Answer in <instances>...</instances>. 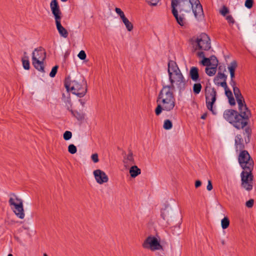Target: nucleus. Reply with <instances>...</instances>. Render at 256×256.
Segmentation results:
<instances>
[{"mask_svg": "<svg viewBox=\"0 0 256 256\" xmlns=\"http://www.w3.org/2000/svg\"><path fill=\"white\" fill-rule=\"evenodd\" d=\"M238 162L240 165L244 170L241 173L242 186L246 190L250 191L252 189V181L254 176L252 171L254 168V160L248 152L246 150L240 151Z\"/></svg>", "mask_w": 256, "mask_h": 256, "instance_id": "1", "label": "nucleus"}, {"mask_svg": "<svg viewBox=\"0 0 256 256\" xmlns=\"http://www.w3.org/2000/svg\"><path fill=\"white\" fill-rule=\"evenodd\" d=\"M64 86L68 92H72V94L79 98L83 97L87 92L86 81L80 73L66 76L64 80Z\"/></svg>", "mask_w": 256, "mask_h": 256, "instance_id": "2", "label": "nucleus"}, {"mask_svg": "<svg viewBox=\"0 0 256 256\" xmlns=\"http://www.w3.org/2000/svg\"><path fill=\"white\" fill-rule=\"evenodd\" d=\"M157 106L154 110L156 116L160 114L162 110L170 111L176 105V99L173 91L162 88L156 100Z\"/></svg>", "mask_w": 256, "mask_h": 256, "instance_id": "3", "label": "nucleus"}, {"mask_svg": "<svg viewBox=\"0 0 256 256\" xmlns=\"http://www.w3.org/2000/svg\"><path fill=\"white\" fill-rule=\"evenodd\" d=\"M224 118L238 130L242 129L248 124L250 118L248 114L240 113L232 109L226 110L223 114Z\"/></svg>", "mask_w": 256, "mask_h": 256, "instance_id": "4", "label": "nucleus"}, {"mask_svg": "<svg viewBox=\"0 0 256 256\" xmlns=\"http://www.w3.org/2000/svg\"><path fill=\"white\" fill-rule=\"evenodd\" d=\"M172 13L177 23L180 26L184 24L185 16L191 12L188 0H172Z\"/></svg>", "mask_w": 256, "mask_h": 256, "instance_id": "5", "label": "nucleus"}, {"mask_svg": "<svg viewBox=\"0 0 256 256\" xmlns=\"http://www.w3.org/2000/svg\"><path fill=\"white\" fill-rule=\"evenodd\" d=\"M160 216L164 220H166L168 224L169 222L172 224H175V227L178 226L180 228L182 222V216L180 212L176 210V208L170 204L166 205L164 208L161 210Z\"/></svg>", "mask_w": 256, "mask_h": 256, "instance_id": "6", "label": "nucleus"}, {"mask_svg": "<svg viewBox=\"0 0 256 256\" xmlns=\"http://www.w3.org/2000/svg\"><path fill=\"white\" fill-rule=\"evenodd\" d=\"M50 7L52 12L54 18L56 28L59 34L61 36L64 38H67L68 35V32L61 24L62 13L60 11L58 0H52L50 3Z\"/></svg>", "mask_w": 256, "mask_h": 256, "instance_id": "7", "label": "nucleus"}, {"mask_svg": "<svg viewBox=\"0 0 256 256\" xmlns=\"http://www.w3.org/2000/svg\"><path fill=\"white\" fill-rule=\"evenodd\" d=\"M189 42L193 45L195 50L208 51L211 48L210 38L206 33H202L197 38L193 36Z\"/></svg>", "mask_w": 256, "mask_h": 256, "instance_id": "8", "label": "nucleus"}, {"mask_svg": "<svg viewBox=\"0 0 256 256\" xmlns=\"http://www.w3.org/2000/svg\"><path fill=\"white\" fill-rule=\"evenodd\" d=\"M10 195L12 196L13 198H10L8 200L10 205L12 206L16 215L20 218L23 219L24 217V212L22 200L18 198L14 194H11Z\"/></svg>", "mask_w": 256, "mask_h": 256, "instance_id": "9", "label": "nucleus"}, {"mask_svg": "<svg viewBox=\"0 0 256 256\" xmlns=\"http://www.w3.org/2000/svg\"><path fill=\"white\" fill-rule=\"evenodd\" d=\"M206 104L207 108L214 115H216V112L214 110L213 106L217 98V92L213 88L212 89L204 90Z\"/></svg>", "mask_w": 256, "mask_h": 256, "instance_id": "10", "label": "nucleus"}, {"mask_svg": "<svg viewBox=\"0 0 256 256\" xmlns=\"http://www.w3.org/2000/svg\"><path fill=\"white\" fill-rule=\"evenodd\" d=\"M142 247L144 248L150 249L152 251L156 250H162L163 247L158 240L156 236H150L144 240Z\"/></svg>", "mask_w": 256, "mask_h": 256, "instance_id": "11", "label": "nucleus"}, {"mask_svg": "<svg viewBox=\"0 0 256 256\" xmlns=\"http://www.w3.org/2000/svg\"><path fill=\"white\" fill-rule=\"evenodd\" d=\"M94 176L96 182L100 184H103L107 182L108 180V178L106 174L100 169L96 170L93 172Z\"/></svg>", "mask_w": 256, "mask_h": 256, "instance_id": "12", "label": "nucleus"}, {"mask_svg": "<svg viewBox=\"0 0 256 256\" xmlns=\"http://www.w3.org/2000/svg\"><path fill=\"white\" fill-rule=\"evenodd\" d=\"M194 13V17L198 20H202L204 18L202 5L200 4H196L195 7L193 6L191 9Z\"/></svg>", "mask_w": 256, "mask_h": 256, "instance_id": "13", "label": "nucleus"}, {"mask_svg": "<svg viewBox=\"0 0 256 256\" xmlns=\"http://www.w3.org/2000/svg\"><path fill=\"white\" fill-rule=\"evenodd\" d=\"M238 106V110L240 113H246L248 116L251 117L252 114L250 110L246 104L244 98L236 99Z\"/></svg>", "mask_w": 256, "mask_h": 256, "instance_id": "14", "label": "nucleus"}, {"mask_svg": "<svg viewBox=\"0 0 256 256\" xmlns=\"http://www.w3.org/2000/svg\"><path fill=\"white\" fill-rule=\"evenodd\" d=\"M190 78L194 82H200V78L199 74V69L196 66L190 68L189 72Z\"/></svg>", "mask_w": 256, "mask_h": 256, "instance_id": "15", "label": "nucleus"}, {"mask_svg": "<svg viewBox=\"0 0 256 256\" xmlns=\"http://www.w3.org/2000/svg\"><path fill=\"white\" fill-rule=\"evenodd\" d=\"M34 56L37 60H44L46 58V52L44 49L40 46L34 49L32 53V56Z\"/></svg>", "mask_w": 256, "mask_h": 256, "instance_id": "16", "label": "nucleus"}, {"mask_svg": "<svg viewBox=\"0 0 256 256\" xmlns=\"http://www.w3.org/2000/svg\"><path fill=\"white\" fill-rule=\"evenodd\" d=\"M168 74H169V72H174L176 76H178L180 74H182L176 62L172 60L168 61Z\"/></svg>", "mask_w": 256, "mask_h": 256, "instance_id": "17", "label": "nucleus"}, {"mask_svg": "<svg viewBox=\"0 0 256 256\" xmlns=\"http://www.w3.org/2000/svg\"><path fill=\"white\" fill-rule=\"evenodd\" d=\"M176 85L180 92L184 91L186 86L187 81L184 79L182 74H179L176 78Z\"/></svg>", "mask_w": 256, "mask_h": 256, "instance_id": "18", "label": "nucleus"}, {"mask_svg": "<svg viewBox=\"0 0 256 256\" xmlns=\"http://www.w3.org/2000/svg\"><path fill=\"white\" fill-rule=\"evenodd\" d=\"M32 64L36 69L41 72H44V60H37L33 56H32Z\"/></svg>", "mask_w": 256, "mask_h": 256, "instance_id": "19", "label": "nucleus"}, {"mask_svg": "<svg viewBox=\"0 0 256 256\" xmlns=\"http://www.w3.org/2000/svg\"><path fill=\"white\" fill-rule=\"evenodd\" d=\"M235 146L236 151L244 150V140L240 134H238L235 138Z\"/></svg>", "mask_w": 256, "mask_h": 256, "instance_id": "20", "label": "nucleus"}, {"mask_svg": "<svg viewBox=\"0 0 256 256\" xmlns=\"http://www.w3.org/2000/svg\"><path fill=\"white\" fill-rule=\"evenodd\" d=\"M123 162L126 167L130 165L135 164L136 162L133 157V153L131 150H128V154L126 157L124 156Z\"/></svg>", "mask_w": 256, "mask_h": 256, "instance_id": "21", "label": "nucleus"}, {"mask_svg": "<svg viewBox=\"0 0 256 256\" xmlns=\"http://www.w3.org/2000/svg\"><path fill=\"white\" fill-rule=\"evenodd\" d=\"M129 172L132 178H135L140 174L141 170L136 166L134 164V166H132L130 168Z\"/></svg>", "mask_w": 256, "mask_h": 256, "instance_id": "22", "label": "nucleus"}, {"mask_svg": "<svg viewBox=\"0 0 256 256\" xmlns=\"http://www.w3.org/2000/svg\"><path fill=\"white\" fill-rule=\"evenodd\" d=\"M68 110L78 121H82L84 119V113L77 110H73L72 109L68 108Z\"/></svg>", "mask_w": 256, "mask_h": 256, "instance_id": "23", "label": "nucleus"}, {"mask_svg": "<svg viewBox=\"0 0 256 256\" xmlns=\"http://www.w3.org/2000/svg\"><path fill=\"white\" fill-rule=\"evenodd\" d=\"M172 72H169L168 76H169V80L170 82V85H163L162 88H165L166 89L170 90L173 91L174 88V83L175 82L174 80L172 78Z\"/></svg>", "mask_w": 256, "mask_h": 256, "instance_id": "24", "label": "nucleus"}, {"mask_svg": "<svg viewBox=\"0 0 256 256\" xmlns=\"http://www.w3.org/2000/svg\"><path fill=\"white\" fill-rule=\"evenodd\" d=\"M217 66H212L211 67H206L205 68L206 73L210 76H214L216 72Z\"/></svg>", "mask_w": 256, "mask_h": 256, "instance_id": "25", "label": "nucleus"}, {"mask_svg": "<svg viewBox=\"0 0 256 256\" xmlns=\"http://www.w3.org/2000/svg\"><path fill=\"white\" fill-rule=\"evenodd\" d=\"M202 89V86L200 82H196L192 87L193 92L196 95L200 94Z\"/></svg>", "mask_w": 256, "mask_h": 256, "instance_id": "26", "label": "nucleus"}, {"mask_svg": "<svg viewBox=\"0 0 256 256\" xmlns=\"http://www.w3.org/2000/svg\"><path fill=\"white\" fill-rule=\"evenodd\" d=\"M252 132V129L250 127L248 126L245 128L244 134H246L247 137L246 138H245V142L246 144H248L250 142Z\"/></svg>", "mask_w": 256, "mask_h": 256, "instance_id": "27", "label": "nucleus"}, {"mask_svg": "<svg viewBox=\"0 0 256 256\" xmlns=\"http://www.w3.org/2000/svg\"><path fill=\"white\" fill-rule=\"evenodd\" d=\"M122 21L128 32H131L133 30V24L126 18L122 20Z\"/></svg>", "mask_w": 256, "mask_h": 256, "instance_id": "28", "label": "nucleus"}, {"mask_svg": "<svg viewBox=\"0 0 256 256\" xmlns=\"http://www.w3.org/2000/svg\"><path fill=\"white\" fill-rule=\"evenodd\" d=\"M238 66L237 62L235 60L232 61L230 65L228 66V68L230 72V74H232V72H235Z\"/></svg>", "mask_w": 256, "mask_h": 256, "instance_id": "29", "label": "nucleus"}, {"mask_svg": "<svg viewBox=\"0 0 256 256\" xmlns=\"http://www.w3.org/2000/svg\"><path fill=\"white\" fill-rule=\"evenodd\" d=\"M230 226V220L228 217L225 216L221 220V226L223 229L227 228Z\"/></svg>", "mask_w": 256, "mask_h": 256, "instance_id": "30", "label": "nucleus"}, {"mask_svg": "<svg viewBox=\"0 0 256 256\" xmlns=\"http://www.w3.org/2000/svg\"><path fill=\"white\" fill-rule=\"evenodd\" d=\"M172 127V123L170 120H166L164 121L163 128L166 130H169Z\"/></svg>", "mask_w": 256, "mask_h": 256, "instance_id": "31", "label": "nucleus"}, {"mask_svg": "<svg viewBox=\"0 0 256 256\" xmlns=\"http://www.w3.org/2000/svg\"><path fill=\"white\" fill-rule=\"evenodd\" d=\"M24 58L26 59H22L23 68L26 70H29L30 69V61L26 58Z\"/></svg>", "mask_w": 256, "mask_h": 256, "instance_id": "32", "label": "nucleus"}, {"mask_svg": "<svg viewBox=\"0 0 256 256\" xmlns=\"http://www.w3.org/2000/svg\"><path fill=\"white\" fill-rule=\"evenodd\" d=\"M200 64L204 66H206V67H209L212 65V63L210 62V58H207L206 57L201 60Z\"/></svg>", "mask_w": 256, "mask_h": 256, "instance_id": "33", "label": "nucleus"}, {"mask_svg": "<svg viewBox=\"0 0 256 256\" xmlns=\"http://www.w3.org/2000/svg\"><path fill=\"white\" fill-rule=\"evenodd\" d=\"M229 12V9L226 6H223L220 10V13L224 16H226Z\"/></svg>", "mask_w": 256, "mask_h": 256, "instance_id": "34", "label": "nucleus"}, {"mask_svg": "<svg viewBox=\"0 0 256 256\" xmlns=\"http://www.w3.org/2000/svg\"><path fill=\"white\" fill-rule=\"evenodd\" d=\"M68 152L71 154H74L77 152V148L74 144H70L68 146Z\"/></svg>", "mask_w": 256, "mask_h": 256, "instance_id": "35", "label": "nucleus"}, {"mask_svg": "<svg viewBox=\"0 0 256 256\" xmlns=\"http://www.w3.org/2000/svg\"><path fill=\"white\" fill-rule=\"evenodd\" d=\"M58 68V66L56 65L52 67L51 72L50 73V76L51 78H54L55 77Z\"/></svg>", "mask_w": 256, "mask_h": 256, "instance_id": "36", "label": "nucleus"}, {"mask_svg": "<svg viewBox=\"0 0 256 256\" xmlns=\"http://www.w3.org/2000/svg\"><path fill=\"white\" fill-rule=\"evenodd\" d=\"M224 76V72H218L216 76L214 78V82L216 83L219 80H222V77Z\"/></svg>", "mask_w": 256, "mask_h": 256, "instance_id": "37", "label": "nucleus"}, {"mask_svg": "<svg viewBox=\"0 0 256 256\" xmlns=\"http://www.w3.org/2000/svg\"><path fill=\"white\" fill-rule=\"evenodd\" d=\"M115 12L120 16V18H121L122 20L126 18L124 12L120 8H116Z\"/></svg>", "mask_w": 256, "mask_h": 256, "instance_id": "38", "label": "nucleus"}, {"mask_svg": "<svg viewBox=\"0 0 256 256\" xmlns=\"http://www.w3.org/2000/svg\"><path fill=\"white\" fill-rule=\"evenodd\" d=\"M210 62L212 63V66H218V60L216 57L214 55H212L210 58Z\"/></svg>", "mask_w": 256, "mask_h": 256, "instance_id": "39", "label": "nucleus"}, {"mask_svg": "<svg viewBox=\"0 0 256 256\" xmlns=\"http://www.w3.org/2000/svg\"><path fill=\"white\" fill-rule=\"evenodd\" d=\"M72 133L70 131L66 130V131L63 135L64 139L65 140H68L72 138Z\"/></svg>", "mask_w": 256, "mask_h": 256, "instance_id": "40", "label": "nucleus"}, {"mask_svg": "<svg viewBox=\"0 0 256 256\" xmlns=\"http://www.w3.org/2000/svg\"><path fill=\"white\" fill-rule=\"evenodd\" d=\"M234 90V95L235 96V98H236V99H237V98H244V96H242V93L240 92V90L239 89H235L234 90Z\"/></svg>", "mask_w": 256, "mask_h": 256, "instance_id": "41", "label": "nucleus"}, {"mask_svg": "<svg viewBox=\"0 0 256 256\" xmlns=\"http://www.w3.org/2000/svg\"><path fill=\"white\" fill-rule=\"evenodd\" d=\"M214 84L218 86H220L224 88V90L228 88L226 82V81H222L221 82H218Z\"/></svg>", "mask_w": 256, "mask_h": 256, "instance_id": "42", "label": "nucleus"}, {"mask_svg": "<svg viewBox=\"0 0 256 256\" xmlns=\"http://www.w3.org/2000/svg\"><path fill=\"white\" fill-rule=\"evenodd\" d=\"M254 4V0H246L245 2V6L248 8H251Z\"/></svg>", "mask_w": 256, "mask_h": 256, "instance_id": "43", "label": "nucleus"}, {"mask_svg": "<svg viewBox=\"0 0 256 256\" xmlns=\"http://www.w3.org/2000/svg\"><path fill=\"white\" fill-rule=\"evenodd\" d=\"M78 57L81 60H84L86 58V55L84 50H80L78 55Z\"/></svg>", "mask_w": 256, "mask_h": 256, "instance_id": "44", "label": "nucleus"}, {"mask_svg": "<svg viewBox=\"0 0 256 256\" xmlns=\"http://www.w3.org/2000/svg\"><path fill=\"white\" fill-rule=\"evenodd\" d=\"M188 4H190V8H191L194 6V5H196V4H200V2L199 0H188Z\"/></svg>", "mask_w": 256, "mask_h": 256, "instance_id": "45", "label": "nucleus"}, {"mask_svg": "<svg viewBox=\"0 0 256 256\" xmlns=\"http://www.w3.org/2000/svg\"><path fill=\"white\" fill-rule=\"evenodd\" d=\"M91 158L94 163H97L99 161L98 156L97 153L92 154L91 156Z\"/></svg>", "mask_w": 256, "mask_h": 256, "instance_id": "46", "label": "nucleus"}, {"mask_svg": "<svg viewBox=\"0 0 256 256\" xmlns=\"http://www.w3.org/2000/svg\"><path fill=\"white\" fill-rule=\"evenodd\" d=\"M254 204V200L253 199H250L246 202V206L248 208H251L253 206Z\"/></svg>", "mask_w": 256, "mask_h": 256, "instance_id": "47", "label": "nucleus"}, {"mask_svg": "<svg viewBox=\"0 0 256 256\" xmlns=\"http://www.w3.org/2000/svg\"><path fill=\"white\" fill-rule=\"evenodd\" d=\"M230 84L232 87L233 91L235 90H234L235 89H236V90L239 89V88L236 86V82L235 80H230Z\"/></svg>", "mask_w": 256, "mask_h": 256, "instance_id": "48", "label": "nucleus"}, {"mask_svg": "<svg viewBox=\"0 0 256 256\" xmlns=\"http://www.w3.org/2000/svg\"><path fill=\"white\" fill-rule=\"evenodd\" d=\"M226 16V19L227 20L228 22L230 24H233L235 22V21H234V18H232V16L231 15H228V16Z\"/></svg>", "mask_w": 256, "mask_h": 256, "instance_id": "49", "label": "nucleus"}, {"mask_svg": "<svg viewBox=\"0 0 256 256\" xmlns=\"http://www.w3.org/2000/svg\"><path fill=\"white\" fill-rule=\"evenodd\" d=\"M228 103L231 106L236 105V101L233 96L228 98Z\"/></svg>", "mask_w": 256, "mask_h": 256, "instance_id": "50", "label": "nucleus"}, {"mask_svg": "<svg viewBox=\"0 0 256 256\" xmlns=\"http://www.w3.org/2000/svg\"><path fill=\"white\" fill-rule=\"evenodd\" d=\"M159 0H146L147 3L152 6H156L157 5Z\"/></svg>", "mask_w": 256, "mask_h": 256, "instance_id": "51", "label": "nucleus"}, {"mask_svg": "<svg viewBox=\"0 0 256 256\" xmlns=\"http://www.w3.org/2000/svg\"><path fill=\"white\" fill-rule=\"evenodd\" d=\"M224 92L225 95L227 96V98L233 96L232 93L229 88L224 90Z\"/></svg>", "mask_w": 256, "mask_h": 256, "instance_id": "52", "label": "nucleus"}, {"mask_svg": "<svg viewBox=\"0 0 256 256\" xmlns=\"http://www.w3.org/2000/svg\"><path fill=\"white\" fill-rule=\"evenodd\" d=\"M213 88L212 87L211 84L210 82V80H208L206 82V86L204 87V90H210L211 89H212Z\"/></svg>", "mask_w": 256, "mask_h": 256, "instance_id": "53", "label": "nucleus"}, {"mask_svg": "<svg viewBox=\"0 0 256 256\" xmlns=\"http://www.w3.org/2000/svg\"><path fill=\"white\" fill-rule=\"evenodd\" d=\"M206 188H207L208 190V191L212 190L213 188L212 182L210 180H208V185L206 186Z\"/></svg>", "mask_w": 256, "mask_h": 256, "instance_id": "54", "label": "nucleus"}, {"mask_svg": "<svg viewBox=\"0 0 256 256\" xmlns=\"http://www.w3.org/2000/svg\"><path fill=\"white\" fill-rule=\"evenodd\" d=\"M196 56L199 58H202V59L205 58L204 53L202 51L198 52Z\"/></svg>", "mask_w": 256, "mask_h": 256, "instance_id": "55", "label": "nucleus"}, {"mask_svg": "<svg viewBox=\"0 0 256 256\" xmlns=\"http://www.w3.org/2000/svg\"><path fill=\"white\" fill-rule=\"evenodd\" d=\"M202 182L200 180H196L195 182L194 186L196 188H198L200 187L202 185Z\"/></svg>", "mask_w": 256, "mask_h": 256, "instance_id": "56", "label": "nucleus"}, {"mask_svg": "<svg viewBox=\"0 0 256 256\" xmlns=\"http://www.w3.org/2000/svg\"><path fill=\"white\" fill-rule=\"evenodd\" d=\"M218 72H226V68L224 66H220L218 68Z\"/></svg>", "mask_w": 256, "mask_h": 256, "instance_id": "57", "label": "nucleus"}, {"mask_svg": "<svg viewBox=\"0 0 256 256\" xmlns=\"http://www.w3.org/2000/svg\"><path fill=\"white\" fill-rule=\"evenodd\" d=\"M70 50H67L66 52H65V54H64V59H66V58H68V56H69V55H70Z\"/></svg>", "mask_w": 256, "mask_h": 256, "instance_id": "58", "label": "nucleus"}, {"mask_svg": "<svg viewBox=\"0 0 256 256\" xmlns=\"http://www.w3.org/2000/svg\"><path fill=\"white\" fill-rule=\"evenodd\" d=\"M230 80H235V77H236L235 72H232V74H230Z\"/></svg>", "mask_w": 256, "mask_h": 256, "instance_id": "59", "label": "nucleus"}, {"mask_svg": "<svg viewBox=\"0 0 256 256\" xmlns=\"http://www.w3.org/2000/svg\"><path fill=\"white\" fill-rule=\"evenodd\" d=\"M156 254L158 256H165V254L164 252V250H162V252H161V253L160 252H158L156 253Z\"/></svg>", "mask_w": 256, "mask_h": 256, "instance_id": "60", "label": "nucleus"}, {"mask_svg": "<svg viewBox=\"0 0 256 256\" xmlns=\"http://www.w3.org/2000/svg\"><path fill=\"white\" fill-rule=\"evenodd\" d=\"M24 58H26L27 59H28V56H27V53L26 52H24L23 54V56L22 59H26Z\"/></svg>", "mask_w": 256, "mask_h": 256, "instance_id": "61", "label": "nucleus"}, {"mask_svg": "<svg viewBox=\"0 0 256 256\" xmlns=\"http://www.w3.org/2000/svg\"><path fill=\"white\" fill-rule=\"evenodd\" d=\"M207 112H206L204 114L202 115V116H200V118L202 119V120H205L206 118L207 117Z\"/></svg>", "mask_w": 256, "mask_h": 256, "instance_id": "62", "label": "nucleus"}, {"mask_svg": "<svg viewBox=\"0 0 256 256\" xmlns=\"http://www.w3.org/2000/svg\"><path fill=\"white\" fill-rule=\"evenodd\" d=\"M79 102H80V104L82 105V106H84L86 103L82 99H80Z\"/></svg>", "mask_w": 256, "mask_h": 256, "instance_id": "63", "label": "nucleus"}, {"mask_svg": "<svg viewBox=\"0 0 256 256\" xmlns=\"http://www.w3.org/2000/svg\"><path fill=\"white\" fill-rule=\"evenodd\" d=\"M226 79H227V76L224 74V76L222 77V81L226 82Z\"/></svg>", "mask_w": 256, "mask_h": 256, "instance_id": "64", "label": "nucleus"}]
</instances>
